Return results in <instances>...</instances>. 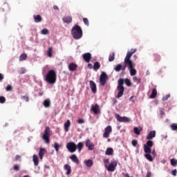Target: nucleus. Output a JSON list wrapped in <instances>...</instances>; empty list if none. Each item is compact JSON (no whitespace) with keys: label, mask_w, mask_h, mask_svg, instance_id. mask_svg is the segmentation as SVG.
<instances>
[{"label":"nucleus","mask_w":177,"mask_h":177,"mask_svg":"<svg viewBox=\"0 0 177 177\" xmlns=\"http://www.w3.org/2000/svg\"><path fill=\"white\" fill-rule=\"evenodd\" d=\"M41 34H42L43 35H48V34H49V30L46 28H44L41 30Z\"/></svg>","instance_id":"40"},{"label":"nucleus","mask_w":177,"mask_h":177,"mask_svg":"<svg viewBox=\"0 0 177 177\" xmlns=\"http://www.w3.org/2000/svg\"><path fill=\"white\" fill-rule=\"evenodd\" d=\"M131 144H132V146H133L134 147H136V146L138 145V140H133L131 141Z\"/></svg>","instance_id":"47"},{"label":"nucleus","mask_w":177,"mask_h":177,"mask_svg":"<svg viewBox=\"0 0 177 177\" xmlns=\"http://www.w3.org/2000/svg\"><path fill=\"white\" fill-rule=\"evenodd\" d=\"M124 82L126 84V85L127 86H131V85H132V83L131 82V80H129V79H128V78H126L124 80Z\"/></svg>","instance_id":"39"},{"label":"nucleus","mask_w":177,"mask_h":177,"mask_svg":"<svg viewBox=\"0 0 177 177\" xmlns=\"http://www.w3.org/2000/svg\"><path fill=\"white\" fill-rule=\"evenodd\" d=\"M53 51V48L50 47L47 51V56L48 57H52V52Z\"/></svg>","instance_id":"38"},{"label":"nucleus","mask_w":177,"mask_h":177,"mask_svg":"<svg viewBox=\"0 0 177 177\" xmlns=\"http://www.w3.org/2000/svg\"><path fill=\"white\" fill-rule=\"evenodd\" d=\"M157 97V89L153 88L150 95L151 99H156Z\"/></svg>","instance_id":"26"},{"label":"nucleus","mask_w":177,"mask_h":177,"mask_svg":"<svg viewBox=\"0 0 177 177\" xmlns=\"http://www.w3.org/2000/svg\"><path fill=\"white\" fill-rule=\"evenodd\" d=\"M170 96L171 95L169 94H168V95H165V97H162L163 102H165L167 99H169Z\"/></svg>","instance_id":"48"},{"label":"nucleus","mask_w":177,"mask_h":177,"mask_svg":"<svg viewBox=\"0 0 177 177\" xmlns=\"http://www.w3.org/2000/svg\"><path fill=\"white\" fill-rule=\"evenodd\" d=\"M2 80H3V75L0 73V81H2Z\"/></svg>","instance_id":"60"},{"label":"nucleus","mask_w":177,"mask_h":177,"mask_svg":"<svg viewBox=\"0 0 177 177\" xmlns=\"http://www.w3.org/2000/svg\"><path fill=\"white\" fill-rule=\"evenodd\" d=\"M116 167V160H111L109 166L107 165H105V168H106L107 171H109V172H114V171H115Z\"/></svg>","instance_id":"8"},{"label":"nucleus","mask_w":177,"mask_h":177,"mask_svg":"<svg viewBox=\"0 0 177 177\" xmlns=\"http://www.w3.org/2000/svg\"><path fill=\"white\" fill-rule=\"evenodd\" d=\"M151 153L153 156H156V150L155 149H153V151Z\"/></svg>","instance_id":"59"},{"label":"nucleus","mask_w":177,"mask_h":177,"mask_svg":"<svg viewBox=\"0 0 177 177\" xmlns=\"http://www.w3.org/2000/svg\"><path fill=\"white\" fill-rule=\"evenodd\" d=\"M111 132H113V128L111 127V126L106 127L103 133V138H109L110 133H111Z\"/></svg>","instance_id":"11"},{"label":"nucleus","mask_w":177,"mask_h":177,"mask_svg":"<svg viewBox=\"0 0 177 177\" xmlns=\"http://www.w3.org/2000/svg\"><path fill=\"white\" fill-rule=\"evenodd\" d=\"M71 35L74 39H81L82 38V28L78 25H75L71 30Z\"/></svg>","instance_id":"3"},{"label":"nucleus","mask_w":177,"mask_h":177,"mask_svg":"<svg viewBox=\"0 0 177 177\" xmlns=\"http://www.w3.org/2000/svg\"><path fill=\"white\" fill-rule=\"evenodd\" d=\"M6 102V98L3 96H0V103H5Z\"/></svg>","instance_id":"45"},{"label":"nucleus","mask_w":177,"mask_h":177,"mask_svg":"<svg viewBox=\"0 0 177 177\" xmlns=\"http://www.w3.org/2000/svg\"><path fill=\"white\" fill-rule=\"evenodd\" d=\"M153 141L148 140L146 145H144V151L146 153L144 156L148 161H153V156L150 154L151 153V147H153Z\"/></svg>","instance_id":"2"},{"label":"nucleus","mask_w":177,"mask_h":177,"mask_svg":"<svg viewBox=\"0 0 177 177\" xmlns=\"http://www.w3.org/2000/svg\"><path fill=\"white\" fill-rule=\"evenodd\" d=\"M84 164L88 168H91V167H92V165H93V161L92 160H84Z\"/></svg>","instance_id":"25"},{"label":"nucleus","mask_w":177,"mask_h":177,"mask_svg":"<svg viewBox=\"0 0 177 177\" xmlns=\"http://www.w3.org/2000/svg\"><path fill=\"white\" fill-rule=\"evenodd\" d=\"M56 80H57L56 71L53 70L48 71V72L47 73L45 77L46 82H48V84H56Z\"/></svg>","instance_id":"4"},{"label":"nucleus","mask_w":177,"mask_h":177,"mask_svg":"<svg viewBox=\"0 0 177 177\" xmlns=\"http://www.w3.org/2000/svg\"><path fill=\"white\" fill-rule=\"evenodd\" d=\"M62 21L66 24H70V23L73 22V17L71 16H65L62 18Z\"/></svg>","instance_id":"16"},{"label":"nucleus","mask_w":177,"mask_h":177,"mask_svg":"<svg viewBox=\"0 0 177 177\" xmlns=\"http://www.w3.org/2000/svg\"><path fill=\"white\" fill-rule=\"evenodd\" d=\"M71 126V122H70V120H68L65 123H64V131L65 132H68L69 128Z\"/></svg>","instance_id":"18"},{"label":"nucleus","mask_w":177,"mask_h":177,"mask_svg":"<svg viewBox=\"0 0 177 177\" xmlns=\"http://www.w3.org/2000/svg\"><path fill=\"white\" fill-rule=\"evenodd\" d=\"M159 113L160 115H164L165 113L164 111H162V108H160Z\"/></svg>","instance_id":"51"},{"label":"nucleus","mask_w":177,"mask_h":177,"mask_svg":"<svg viewBox=\"0 0 177 177\" xmlns=\"http://www.w3.org/2000/svg\"><path fill=\"white\" fill-rule=\"evenodd\" d=\"M50 138V128L49 127H46L44 130V133L43 134V139L45 142V143H50V140L49 139Z\"/></svg>","instance_id":"6"},{"label":"nucleus","mask_w":177,"mask_h":177,"mask_svg":"<svg viewBox=\"0 0 177 177\" xmlns=\"http://www.w3.org/2000/svg\"><path fill=\"white\" fill-rule=\"evenodd\" d=\"M113 153H114V150H113V148H108L106 149L105 154L106 156H113Z\"/></svg>","instance_id":"27"},{"label":"nucleus","mask_w":177,"mask_h":177,"mask_svg":"<svg viewBox=\"0 0 177 177\" xmlns=\"http://www.w3.org/2000/svg\"><path fill=\"white\" fill-rule=\"evenodd\" d=\"M40 96H42V94H40Z\"/></svg>","instance_id":"63"},{"label":"nucleus","mask_w":177,"mask_h":177,"mask_svg":"<svg viewBox=\"0 0 177 177\" xmlns=\"http://www.w3.org/2000/svg\"><path fill=\"white\" fill-rule=\"evenodd\" d=\"M35 23H41L42 21V17L40 15H33Z\"/></svg>","instance_id":"22"},{"label":"nucleus","mask_w":177,"mask_h":177,"mask_svg":"<svg viewBox=\"0 0 177 177\" xmlns=\"http://www.w3.org/2000/svg\"><path fill=\"white\" fill-rule=\"evenodd\" d=\"M140 131L142 130H139V128L138 127H134L133 129V132L136 135H140Z\"/></svg>","instance_id":"41"},{"label":"nucleus","mask_w":177,"mask_h":177,"mask_svg":"<svg viewBox=\"0 0 177 177\" xmlns=\"http://www.w3.org/2000/svg\"><path fill=\"white\" fill-rule=\"evenodd\" d=\"M115 118L119 122H131V119L127 116L121 117L119 114H115Z\"/></svg>","instance_id":"10"},{"label":"nucleus","mask_w":177,"mask_h":177,"mask_svg":"<svg viewBox=\"0 0 177 177\" xmlns=\"http://www.w3.org/2000/svg\"><path fill=\"white\" fill-rule=\"evenodd\" d=\"M45 151H46V149H45V148H40L39 151V157L40 160H42V158H44V155L45 154Z\"/></svg>","instance_id":"23"},{"label":"nucleus","mask_w":177,"mask_h":177,"mask_svg":"<svg viewBox=\"0 0 177 177\" xmlns=\"http://www.w3.org/2000/svg\"><path fill=\"white\" fill-rule=\"evenodd\" d=\"M68 68L70 71H75V70H77V68H78V65L75 64L74 63H71L68 65Z\"/></svg>","instance_id":"19"},{"label":"nucleus","mask_w":177,"mask_h":177,"mask_svg":"<svg viewBox=\"0 0 177 177\" xmlns=\"http://www.w3.org/2000/svg\"><path fill=\"white\" fill-rule=\"evenodd\" d=\"M89 84H90V88H91L93 93H96L97 92V88L96 87V83H95V82H93V80H90Z\"/></svg>","instance_id":"13"},{"label":"nucleus","mask_w":177,"mask_h":177,"mask_svg":"<svg viewBox=\"0 0 177 177\" xmlns=\"http://www.w3.org/2000/svg\"><path fill=\"white\" fill-rule=\"evenodd\" d=\"M13 169L16 171L18 172V171H20V165H15L13 166Z\"/></svg>","instance_id":"42"},{"label":"nucleus","mask_w":177,"mask_h":177,"mask_svg":"<svg viewBox=\"0 0 177 177\" xmlns=\"http://www.w3.org/2000/svg\"><path fill=\"white\" fill-rule=\"evenodd\" d=\"M66 149L70 153H75L77 151V145L73 142H68L66 144Z\"/></svg>","instance_id":"9"},{"label":"nucleus","mask_w":177,"mask_h":177,"mask_svg":"<svg viewBox=\"0 0 177 177\" xmlns=\"http://www.w3.org/2000/svg\"><path fill=\"white\" fill-rule=\"evenodd\" d=\"M88 68H92V67H93L92 64H88Z\"/></svg>","instance_id":"61"},{"label":"nucleus","mask_w":177,"mask_h":177,"mask_svg":"<svg viewBox=\"0 0 177 177\" xmlns=\"http://www.w3.org/2000/svg\"><path fill=\"white\" fill-rule=\"evenodd\" d=\"M6 90L7 91V92H10L12 91V86L10 85H8L6 88Z\"/></svg>","instance_id":"50"},{"label":"nucleus","mask_w":177,"mask_h":177,"mask_svg":"<svg viewBox=\"0 0 177 177\" xmlns=\"http://www.w3.org/2000/svg\"><path fill=\"white\" fill-rule=\"evenodd\" d=\"M86 146L88 147V150H95V145L93 142H91L89 139L86 140Z\"/></svg>","instance_id":"15"},{"label":"nucleus","mask_w":177,"mask_h":177,"mask_svg":"<svg viewBox=\"0 0 177 177\" xmlns=\"http://www.w3.org/2000/svg\"><path fill=\"white\" fill-rule=\"evenodd\" d=\"M114 59H115V54L113 53L112 54L109 55V62H114Z\"/></svg>","instance_id":"34"},{"label":"nucleus","mask_w":177,"mask_h":177,"mask_svg":"<svg viewBox=\"0 0 177 177\" xmlns=\"http://www.w3.org/2000/svg\"><path fill=\"white\" fill-rule=\"evenodd\" d=\"M27 59V54H21L19 57V62H24Z\"/></svg>","instance_id":"31"},{"label":"nucleus","mask_w":177,"mask_h":177,"mask_svg":"<svg viewBox=\"0 0 177 177\" xmlns=\"http://www.w3.org/2000/svg\"><path fill=\"white\" fill-rule=\"evenodd\" d=\"M53 147L56 151H59V149L62 147V145L58 144L57 142H55Z\"/></svg>","instance_id":"32"},{"label":"nucleus","mask_w":177,"mask_h":177,"mask_svg":"<svg viewBox=\"0 0 177 177\" xmlns=\"http://www.w3.org/2000/svg\"><path fill=\"white\" fill-rule=\"evenodd\" d=\"M64 168L65 171H66V175H70V174H71V166H70V165H64Z\"/></svg>","instance_id":"20"},{"label":"nucleus","mask_w":177,"mask_h":177,"mask_svg":"<svg viewBox=\"0 0 177 177\" xmlns=\"http://www.w3.org/2000/svg\"><path fill=\"white\" fill-rule=\"evenodd\" d=\"M83 59L86 63H89L91 62V59H92V55L90 53H84L82 55Z\"/></svg>","instance_id":"14"},{"label":"nucleus","mask_w":177,"mask_h":177,"mask_svg":"<svg viewBox=\"0 0 177 177\" xmlns=\"http://www.w3.org/2000/svg\"><path fill=\"white\" fill-rule=\"evenodd\" d=\"M126 68H127V65L126 64H124L123 66H122V71H125Z\"/></svg>","instance_id":"55"},{"label":"nucleus","mask_w":177,"mask_h":177,"mask_svg":"<svg viewBox=\"0 0 177 177\" xmlns=\"http://www.w3.org/2000/svg\"><path fill=\"white\" fill-rule=\"evenodd\" d=\"M84 147V142H79L77 145V149L79 151V153H81V151L82 150V148Z\"/></svg>","instance_id":"30"},{"label":"nucleus","mask_w":177,"mask_h":177,"mask_svg":"<svg viewBox=\"0 0 177 177\" xmlns=\"http://www.w3.org/2000/svg\"><path fill=\"white\" fill-rule=\"evenodd\" d=\"M99 68H100V63L96 62L94 63V65H93V70L95 71H97V70H99Z\"/></svg>","instance_id":"29"},{"label":"nucleus","mask_w":177,"mask_h":177,"mask_svg":"<svg viewBox=\"0 0 177 177\" xmlns=\"http://www.w3.org/2000/svg\"><path fill=\"white\" fill-rule=\"evenodd\" d=\"M146 177H151V171H148L147 173Z\"/></svg>","instance_id":"56"},{"label":"nucleus","mask_w":177,"mask_h":177,"mask_svg":"<svg viewBox=\"0 0 177 177\" xmlns=\"http://www.w3.org/2000/svg\"><path fill=\"white\" fill-rule=\"evenodd\" d=\"M171 174L174 176H176L177 170L176 169L172 170Z\"/></svg>","instance_id":"52"},{"label":"nucleus","mask_w":177,"mask_h":177,"mask_svg":"<svg viewBox=\"0 0 177 177\" xmlns=\"http://www.w3.org/2000/svg\"><path fill=\"white\" fill-rule=\"evenodd\" d=\"M33 162L35 167H38L39 160H38V156L37 155H33Z\"/></svg>","instance_id":"28"},{"label":"nucleus","mask_w":177,"mask_h":177,"mask_svg":"<svg viewBox=\"0 0 177 177\" xmlns=\"http://www.w3.org/2000/svg\"><path fill=\"white\" fill-rule=\"evenodd\" d=\"M122 68V65L119 64L116 65L114 70H115V71H117V73H119V71H121Z\"/></svg>","instance_id":"33"},{"label":"nucleus","mask_w":177,"mask_h":177,"mask_svg":"<svg viewBox=\"0 0 177 177\" xmlns=\"http://www.w3.org/2000/svg\"><path fill=\"white\" fill-rule=\"evenodd\" d=\"M171 128L172 129V131H177V124L174 123L172 124H171Z\"/></svg>","instance_id":"44"},{"label":"nucleus","mask_w":177,"mask_h":177,"mask_svg":"<svg viewBox=\"0 0 177 177\" xmlns=\"http://www.w3.org/2000/svg\"><path fill=\"white\" fill-rule=\"evenodd\" d=\"M23 99H24V100H26V102H28V100H30V98H28V96H24Z\"/></svg>","instance_id":"53"},{"label":"nucleus","mask_w":177,"mask_h":177,"mask_svg":"<svg viewBox=\"0 0 177 177\" xmlns=\"http://www.w3.org/2000/svg\"><path fill=\"white\" fill-rule=\"evenodd\" d=\"M153 56L156 62H160V59H161V57L160 56V55L155 53L153 54Z\"/></svg>","instance_id":"43"},{"label":"nucleus","mask_w":177,"mask_h":177,"mask_svg":"<svg viewBox=\"0 0 177 177\" xmlns=\"http://www.w3.org/2000/svg\"><path fill=\"white\" fill-rule=\"evenodd\" d=\"M43 105L44 106V107L48 109L50 106V100L49 99L44 100V101L43 102Z\"/></svg>","instance_id":"24"},{"label":"nucleus","mask_w":177,"mask_h":177,"mask_svg":"<svg viewBox=\"0 0 177 177\" xmlns=\"http://www.w3.org/2000/svg\"><path fill=\"white\" fill-rule=\"evenodd\" d=\"M83 21L86 26H89V20L87 18H83Z\"/></svg>","instance_id":"46"},{"label":"nucleus","mask_w":177,"mask_h":177,"mask_svg":"<svg viewBox=\"0 0 177 177\" xmlns=\"http://www.w3.org/2000/svg\"><path fill=\"white\" fill-rule=\"evenodd\" d=\"M109 80V76H107V74L104 72H102L100 77V84L102 86H104L106 85V83L107 82V80Z\"/></svg>","instance_id":"7"},{"label":"nucleus","mask_w":177,"mask_h":177,"mask_svg":"<svg viewBox=\"0 0 177 177\" xmlns=\"http://www.w3.org/2000/svg\"><path fill=\"white\" fill-rule=\"evenodd\" d=\"M77 124H84L85 123V120L84 119H79L77 121Z\"/></svg>","instance_id":"49"},{"label":"nucleus","mask_w":177,"mask_h":177,"mask_svg":"<svg viewBox=\"0 0 177 177\" xmlns=\"http://www.w3.org/2000/svg\"><path fill=\"white\" fill-rule=\"evenodd\" d=\"M153 138H156V131H154V130L150 131V132L148 133V135H147L146 139H147V140H151V139H153Z\"/></svg>","instance_id":"17"},{"label":"nucleus","mask_w":177,"mask_h":177,"mask_svg":"<svg viewBox=\"0 0 177 177\" xmlns=\"http://www.w3.org/2000/svg\"><path fill=\"white\" fill-rule=\"evenodd\" d=\"M117 90L118 91L116 97L120 99L124 95L125 88L124 87V79H119L118 82Z\"/></svg>","instance_id":"5"},{"label":"nucleus","mask_w":177,"mask_h":177,"mask_svg":"<svg viewBox=\"0 0 177 177\" xmlns=\"http://www.w3.org/2000/svg\"><path fill=\"white\" fill-rule=\"evenodd\" d=\"M170 164H171V165H172V167H176L177 160L175 158L170 160Z\"/></svg>","instance_id":"37"},{"label":"nucleus","mask_w":177,"mask_h":177,"mask_svg":"<svg viewBox=\"0 0 177 177\" xmlns=\"http://www.w3.org/2000/svg\"><path fill=\"white\" fill-rule=\"evenodd\" d=\"M69 158H71V160L75 164H80V160H78L77 155L73 154L71 156H70Z\"/></svg>","instance_id":"21"},{"label":"nucleus","mask_w":177,"mask_h":177,"mask_svg":"<svg viewBox=\"0 0 177 177\" xmlns=\"http://www.w3.org/2000/svg\"><path fill=\"white\" fill-rule=\"evenodd\" d=\"M91 110L94 113V114H99L100 113V108L97 104H92Z\"/></svg>","instance_id":"12"},{"label":"nucleus","mask_w":177,"mask_h":177,"mask_svg":"<svg viewBox=\"0 0 177 177\" xmlns=\"http://www.w3.org/2000/svg\"><path fill=\"white\" fill-rule=\"evenodd\" d=\"M129 70L130 71V75L132 77H133V75H136V69H135V68H131Z\"/></svg>","instance_id":"35"},{"label":"nucleus","mask_w":177,"mask_h":177,"mask_svg":"<svg viewBox=\"0 0 177 177\" xmlns=\"http://www.w3.org/2000/svg\"><path fill=\"white\" fill-rule=\"evenodd\" d=\"M133 82H136V84H140L142 80L140 79V77H133Z\"/></svg>","instance_id":"36"},{"label":"nucleus","mask_w":177,"mask_h":177,"mask_svg":"<svg viewBox=\"0 0 177 177\" xmlns=\"http://www.w3.org/2000/svg\"><path fill=\"white\" fill-rule=\"evenodd\" d=\"M109 159H104V163L105 164V166L107 165V164H109Z\"/></svg>","instance_id":"54"},{"label":"nucleus","mask_w":177,"mask_h":177,"mask_svg":"<svg viewBox=\"0 0 177 177\" xmlns=\"http://www.w3.org/2000/svg\"><path fill=\"white\" fill-rule=\"evenodd\" d=\"M21 158V156H20L19 155H17L15 156V161H17V160H19V158Z\"/></svg>","instance_id":"57"},{"label":"nucleus","mask_w":177,"mask_h":177,"mask_svg":"<svg viewBox=\"0 0 177 177\" xmlns=\"http://www.w3.org/2000/svg\"><path fill=\"white\" fill-rule=\"evenodd\" d=\"M136 52V49H131V51H129L124 58V64H126L127 67H128L129 70L131 68H135V63L131 60V57L133 53Z\"/></svg>","instance_id":"1"},{"label":"nucleus","mask_w":177,"mask_h":177,"mask_svg":"<svg viewBox=\"0 0 177 177\" xmlns=\"http://www.w3.org/2000/svg\"><path fill=\"white\" fill-rule=\"evenodd\" d=\"M53 9H54L55 10H59V7H57V6H53Z\"/></svg>","instance_id":"58"},{"label":"nucleus","mask_w":177,"mask_h":177,"mask_svg":"<svg viewBox=\"0 0 177 177\" xmlns=\"http://www.w3.org/2000/svg\"><path fill=\"white\" fill-rule=\"evenodd\" d=\"M21 74H26V70H24V71L21 72Z\"/></svg>","instance_id":"62"}]
</instances>
